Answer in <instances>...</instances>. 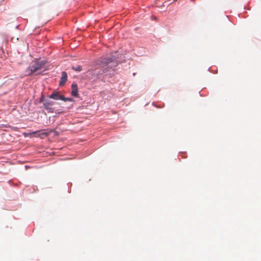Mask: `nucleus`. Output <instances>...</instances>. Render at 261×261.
<instances>
[{
	"instance_id": "nucleus-5",
	"label": "nucleus",
	"mask_w": 261,
	"mask_h": 261,
	"mask_svg": "<svg viewBox=\"0 0 261 261\" xmlns=\"http://www.w3.org/2000/svg\"><path fill=\"white\" fill-rule=\"evenodd\" d=\"M62 95L60 94L59 92L53 93L49 96L50 98H53L55 100H61Z\"/></svg>"
},
{
	"instance_id": "nucleus-2",
	"label": "nucleus",
	"mask_w": 261,
	"mask_h": 261,
	"mask_svg": "<svg viewBox=\"0 0 261 261\" xmlns=\"http://www.w3.org/2000/svg\"><path fill=\"white\" fill-rule=\"evenodd\" d=\"M43 65L42 62L39 61L35 62L34 63L31 65L29 67L30 70V74H33L42 69Z\"/></svg>"
},
{
	"instance_id": "nucleus-7",
	"label": "nucleus",
	"mask_w": 261,
	"mask_h": 261,
	"mask_svg": "<svg viewBox=\"0 0 261 261\" xmlns=\"http://www.w3.org/2000/svg\"><path fill=\"white\" fill-rule=\"evenodd\" d=\"M61 100H62L64 101H73V100L71 98L65 97L63 95L62 96Z\"/></svg>"
},
{
	"instance_id": "nucleus-9",
	"label": "nucleus",
	"mask_w": 261,
	"mask_h": 261,
	"mask_svg": "<svg viewBox=\"0 0 261 261\" xmlns=\"http://www.w3.org/2000/svg\"><path fill=\"white\" fill-rule=\"evenodd\" d=\"M42 135L47 136L49 135V133H42Z\"/></svg>"
},
{
	"instance_id": "nucleus-8",
	"label": "nucleus",
	"mask_w": 261,
	"mask_h": 261,
	"mask_svg": "<svg viewBox=\"0 0 261 261\" xmlns=\"http://www.w3.org/2000/svg\"><path fill=\"white\" fill-rule=\"evenodd\" d=\"M72 69L75 71H80L82 70V66H77L76 67H72Z\"/></svg>"
},
{
	"instance_id": "nucleus-3",
	"label": "nucleus",
	"mask_w": 261,
	"mask_h": 261,
	"mask_svg": "<svg viewBox=\"0 0 261 261\" xmlns=\"http://www.w3.org/2000/svg\"><path fill=\"white\" fill-rule=\"evenodd\" d=\"M67 79V74L65 71L62 72V76L61 77L60 85L62 86L65 84Z\"/></svg>"
},
{
	"instance_id": "nucleus-1",
	"label": "nucleus",
	"mask_w": 261,
	"mask_h": 261,
	"mask_svg": "<svg viewBox=\"0 0 261 261\" xmlns=\"http://www.w3.org/2000/svg\"><path fill=\"white\" fill-rule=\"evenodd\" d=\"M116 58L114 56H113L111 58H104L101 59L100 61V65L102 67L108 66V68L112 69L113 67H115L117 65V62H115ZM108 67L105 68V70H106Z\"/></svg>"
},
{
	"instance_id": "nucleus-6",
	"label": "nucleus",
	"mask_w": 261,
	"mask_h": 261,
	"mask_svg": "<svg viewBox=\"0 0 261 261\" xmlns=\"http://www.w3.org/2000/svg\"><path fill=\"white\" fill-rule=\"evenodd\" d=\"M53 105V102L50 100H46L43 103L44 108L46 110L51 109L50 106Z\"/></svg>"
},
{
	"instance_id": "nucleus-4",
	"label": "nucleus",
	"mask_w": 261,
	"mask_h": 261,
	"mask_svg": "<svg viewBox=\"0 0 261 261\" xmlns=\"http://www.w3.org/2000/svg\"><path fill=\"white\" fill-rule=\"evenodd\" d=\"M72 95L77 97L78 95V88L77 86L75 84H72V90L71 92Z\"/></svg>"
}]
</instances>
